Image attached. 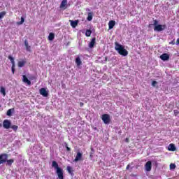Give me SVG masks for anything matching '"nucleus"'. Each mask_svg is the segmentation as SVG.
<instances>
[{"label": "nucleus", "mask_w": 179, "mask_h": 179, "mask_svg": "<svg viewBox=\"0 0 179 179\" xmlns=\"http://www.w3.org/2000/svg\"><path fill=\"white\" fill-rule=\"evenodd\" d=\"M115 50L117 51L120 55H122L123 57H127V55H128V51L124 48L122 45L118 43V42L115 43Z\"/></svg>", "instance_id": "f257e3e1"}, {"label": "nucleus", "mask_w": 179, "mask_h": 179, "mask_svg": "<svg viewBox=\"0 0 179 179\" xmlns=\"http://www.w3.org/2000/svg\"><path fill=\"white\" fill-rule=\"evenodd\" d=\"M52 167H54V169L56 170L58 179H64V170H62V169L58 166L57 161L52 162Z\"/></svg>", "instance_id": "f03ea898"}, {"label": "nucleus", "mask_w": 179, "mask_h": 179, "mask_svg": "<svg viewBox=\"0 0 179 179\" xmlns=\"http://www.w3.org/2000/svg\"><path fill=\"white\" fill-rule=\"evenodd\" d=\"M7 166H12V164L14 163L15 160L13 159L8 160V154H1L0 155V164H3L6 163Z\"/></svg>", "instance_id": "7ed1b4c3"}, {"label": "nucleus", "mask_w": 179, "mask_h": 179, "mask_svg": "<svg viewBox=\"0 0 179 179\" xmlns=\"http://www.w3.org/2000/svg\"><path fill=\"white\" fill-rule=\"evenodd\" d=\"M101 120L103 121L105 124H110L111 122V119L110 118V115L108 114H103L101 116Z\"/></svg>", "instance_id": "20e7f679"}, {"label": "nucleus", "mask_w": 179, "mask_h": 179, "mask_svg": "<svg viewBox=\"0 0 179 179\" xmlns=\"http://www.w3.org/2000/svg\"><path fill=\"white\" fill-rule=\"evenodd\" d=\"M166 29V25L158 24L155 27V31H163Z\"/></svg>", "instance_id": "39448f33"}, {"label": "nucleus", "mask_w": 179, "mask_h": 179, "mask_svg": "<svg viewBox=\"0 0 179 179\" xmlns=\"http://www.w3.org/2000/svg\"><path fill=\"white\" fill-rule=\"evenodd\" d=\"M83 156V155L82 154V152H78L76 157L74 159L73 162H75L76 163L78 162H80V160H83V159H82Z\"/></svg>", "instance_id": "423d86ee"}, {"label": "nucleus", "mask_w": 179, "mask_h": 179, "mask_svg": "<svg viewBox=\"0 0 179 179\" xmlns=\"http://www.w3.org/2000/svg\"><path fill=\"white\" fill-rule=\"evenodd\" d=\"M39 93L43 97H48V92H47V90H45V88H41L40 90H39Z\"/></svg>", "instance_id": "0eeeda50"}, {"label": "nucleus", "mask_w": 179, "mask_h": 179, "mask_svg": "<svg viewBox=\"0 0 179 179\" xmlns=\"http://www.w3.org/2000/svg\"><path fill=\"white\" fill-rule=\"evenodd\" d=\"M10 124H11L10 121H9L8 120H5L3 122V127L6 129H9V128H10Z\"/></svg>", "instance_id": "6e6552de"}, {"label": "nucleus", "mask_w": 179, "mask_h": 179, "mask_svg": "<svg viewBox=\"0 0 179 179\" xmlns=\"http://www.w3.org/2000/svg\"><path fill=\"white\" fill-rule=\"evenodd\" d=\"M159 58L162 60V61H169L170 59V55L167 54V53H164L162 54Z\"/></svg>", "instance_id": "1a4fd4ad"}, {"label": "nucleus", "mask_w": 179, "mask_h": 179, "mask_svg": "<svg viewBox=\"0 0 179 179\" xmlns=\"http://www.w3.org/2000/svg\"><path fill=\"white\" fill-rule=\"evenodd\" d=\"M70 22V24L71 26V27H73V29H75V27H76L79 23V20H69Z\"/></svg>", "instance_id": "9d476101"}, {"label": "nucleus", "mask_w": 179, "mask_h": 179, "mask_svg": "<svg viewBox=\"0 0 179 179\" xmlns=\"http://www.w3.org/2000/svg\"><path fill=\"white\" fill-rule=\"evenodd\" d=\"M145 170L146 171H152V162L148 161L145 164Z\"/></svg>", "instance_id": "9b49d317"}, {"label": "nucleus", "mask_w": 179, "mask_h": 179, "mask_svg": "<svg viewBox=\"0 0 179 179\" xmlns=\"http://www.w3.org/2000/svg\"><path fill=\"white\" fill-rule=\"evenodd\" d=\"M176 145L173 143L169 144L168 146V150H169V152H176Z\"/></svg>", "instance_id": "f8f14e48"}, {"label": "nucleus", "mask_w": 179, "mask_h": 179, "mask_svg": "<svg viewBox=\"0 0 179 179\" xmlns=\"http://www.w3.org/2000/svg\"><path fill=\"white\" fill-rule=\"evenodd\" d=\"M114 26H115V20H110L108 22V29L111 30L114 29Z\"/></svg>", "instance_id": "ddd939ff"}, {"label": "nucleus", "mask_w": 179, "mask_h": 179, "mask_svg": "<svg viewBox=\"0 0 179 179\" xmlns=\"http://www.w3.org/2000/svg\"><path fill=\"white\" fill-rule=\"evenodd\" d=\"M96 44V38H92L90 44H89V48H93Z\"/></svg>", "instance_id": "4468645a"}, {"label": "nucleus", "mask_w": 179, "mask_h": 179, "mask_svg": "<svg viewBox=\"0 0 179 179\" xmlns=\"http://www.w3.org/2000/svg\"><path fill=\"white\" fill-rule=\"evenodd\" d=\"M23 78V82L24 83H27V85H29V86H30V85H31V82L30 80H29V78H27V77L26 76H22Z\"/></svg>", "instance_id": "2eb2a0df"}, {"label": "nucleus", "mask_w": 179, "mask_h": 179, "mask_svg": "<svg viewBox=\"0 0 179 179\" xmlns=\"http://www.w3.org/2000/svg\"><path fill=\"white\" fill-rule=\"evenodd\" d=\"M24 45L26 47L27 51H29L30 52V51H31V47L29 45V42H27V40L24 41Z\"/></svg>", "instance_id": "dca6fc26"}, {"label": "nucleus", "mask_w": 179, "mask_h": 179, "mask_svg": "<svg viewBox=\"0 0 179 179\" xmlns=\"http://www.w3.org/2000/svg\"><path fill=\"white\" fill-rule=\"evenodd\" d=\"M26 60H22V61H20L17 63L18 67L19 68H23V66H24V65H26Z\"/></svg>", "instance_id": "f3484780"}, {"label": "nucleus", "mask_w": 179, "mask_h": 179, "mask_svg": "<svg viewBox=\"0 0 179 179\" xmlns=\"http://www.w3.org/2000/svg\"><path fill=\"white\" fill-rule=\"evenodd\" d=\"M76 64L77 66H80L82 65V61L80 60V57L76 58Z\"/></svg>", "instance_id": "a211bd4d"}, {"label": "nucleus", "mask_w": 179, "mask_h": 179, "mask_svg": "<svg viewBox=\"0 0 179 179\" xmlns=\"http://www.w3.org/2000/svg\"><path fill=\"white\" fill-rule=\"evenodd\" d=\"M0 92L2 94V96L5 97L6 96V90H5V87H1L0 88Z\"/></svg>", "instance_id": "6ab92c4d"}, {"label": "nucleus", "mask_w": 179, "mask_h": 179, "mask_svg": "<svg viewBox=\"0 0 179 179\" xmlns=\"http://www.w3.org/2000/svg\"><path fill=\"white\" fill-rule=\"evenodd\" d=\"M15 111V108L8 109L6 113V115L8 117H12V113Z\"/></svg>", "instance_id": "aec40b11"}, {"label": "nucleus", "mask_w": 179, "mask_h": 179, "mask_svg": "<svg viewBox=\"0 0 179 179\" xmlns=\"http://www.w3.org/2000/svg\"><path fill=\"white\" fill-rule=\"evenodd\" d=\"M66 3H68V0H62L60 4V8H65V6H66Z\"/></svg>", "instance_id": "412c9836"}, {"label": "nucleus", "mask_w": 179, "mask_h": 179, "mask_svg": "<svg viewBox=\"0 0 179 179\" xmlns=\"http://www.w3.org/2000/svg\"><path fill=\"white\" fill-rule=\"evenodd\" d=\"M87 20L90 22L93 20V13H88V17H87Z\"/></svg>", "instance_id": "4be33fe9"}, {"label": "nucleus", "mask_w": 179, "mask_h": 179, "mask_svg": "<svg viewBox=\"0 0 179 179\" xmlns=\"http://www.w3.org/2000/svg\"><path fill=\"white\" fill-rule=\"evenodd\" d=\"M55 37V35L54 34V33H50L48 36V40H50V41H52Z\"/></svg>", "instance_id": "5701e85b"}, {"label": "nucleus", "mask_w": 179, "mask_h": 179, "mask_svg": "<svg viewBox=\"0 0 179 179\" xmlns=\"http://www.w3.org/2000/svg\"><path fill=\"white\" fill-rule=\"evenodd\" d=\"M85 36L86 37H90V36H92V30L87 29L85 32Z\"/></svg>", "instance_id": "b1692460"}, {"label": "nucleus", "mask_w": 179, "mask_h": 179, "mask_svg": "<svg viewBox=\"0 0 179 179\" xmlns=\"http://www.w3.org/2000/svg\"><path fill=\"white\" fill-rule=\"evenodd\" d=\"M66 169L69 174H72L73 173V170L72 169V167H71V166H68Z\"/></svg>", "instance_id": "393cba45"}, {"label": "nucleus", "mask_w": 179, "mask_h": 179, "mask_svg": "<svg viewBox=\"0 0 179 179\" xmlns=\"http://www.w3.org/2000/svg\"><path fill=\"white\" fill-rule=\"evenodd\" d=\"M8 59L11 62L12 65H15V59L12 56L9 55Z\"/></svg>", "instance_id": "a878e982"}, {"label": "nucleus", "mask_w": 179, "mask_h": 179, "mask_svg": "<svg viewBox=\"0 0 179 179\" xmlns=\"http://www.w3.org/2000/svg\"><path fill=\"white\" fill-rule=\"evenodd\" d=\"M24 23V18L23 17H21V21L17 22V24L20 26V24H23Z\"/></svg>", "instance_id": "bb28decb"}, {"label": "nucleus", "mask_w": 179, "mask_h": 179, "mask_svg": "<svg viewBox=\"0 0 179 179\" xmlns=\"http://www.w3.org/2000/svg\"><path fill=\"white\" fill-rule=\"evenodd\" d=\"M5 15H6V12L5 11H2L0 13V19H2V17H3V16H5Z\"/></svg>", "instance_id": "cd10ccee"}, {"label": "nucleus", "mask_w": 179, "mask_h": 179, "mask_svg": "<svg viewBox=\"0 0 179 179\" xmlns=\"http://www.w3.org/2000/svg\"><path fill=\"white\" fill-rule=\"evenodd\" d=\"M176 169V164H170V169L171 170H174Z\"/></svg>", "instance_id": "c85d7f7f"}, {"label": "nucleus", "mask_w": 179, "mask_h": 179, "mask_svg": "<svg viewBox=\"0 0 179 179\" xmlns=\"http://www.w3.org/2000/svg\"><path fill=\"white\" fill-rule=\"evenodd\" d=\"M11 128H12V129H13V131H17L18 127L16 126V125H13V126L11 127Z\"/></svg>", "instance_id": "c756f323"}, {"label": "nucleus", "mask_w": 179, "mask_h": 179, "mask_svg": "<svg viewBox=\"0 0 179 179\" xmlns=\"http://www.w3.org/2000/svg\"><path fill=\"white\" fill-rule=\"evenodd\" d=\"M158 24H159V21H157V20H153V25L154 26H157Z\"/></svg>", "instance_id": "7c9ffc66"}, {"label": "nucleus", "mask_w": 179, "mask_h": 179, "mask_svg": "<svg viewBox=\"0 0 179 179\" xmlns=\"http://www.w3.org/2000/svg\"><path fill=\"white\" fill-rule=\"evenodd\" d=\"M173 113H174L175 117H177V115H178L179 114V111L178 110H174Z\"/></svg>", "instance_id": "2f4dec72"}, {"label": "nucleus", "mask_w": 179, "mask_h": 179, "mask_svg": "<svg viewBox=\"0 0 179 179\" xmlns=\"http://www.w3.org/2000/svg\"><path fill=\"white\" fill-rule=\"evenodd\" d=\"M11 71H12V73L14 74L15 73V64H12Z\"/></svg>", "instance_id": "473e14b6"}, {"label": "nucleus", "mask_w": 179, "mask_h": 179, "mask_svg": "<svg viewBox=\"0 0 179 179\" xmlns=\"http://www.w3.org/2000/svg\"><path fill=\"white\" fill-rule=\"evenodd\" d=\"M66 149L67 152H71V148L68 147V144L66 143Z\"/></svg>", "instance_id": "72a5a7b5"}, {"label": "nucleus", "mask_w": 179, "mask_h": 179, "mask_svg": "<svg viewBox=\"0 0 179 179\" xmlns=\"http://www.w3.org/2000/svg\"><path fill=\"white\" fill-rule=\"evenodd\" d=\"M156 85H157V81H152V86H156Z\"/></svg>", "instance_id": "f704fd0d"}, {"label": "nucleus", "mask_w": 179, "mask_h": 179, "mask_svg": "<svg viewBox=\"0 0 179 179\" xmlns=\"http://www.w3.org/2000/svg\"><path fill=\"white\" fill-rule=\"evenodd\" d=\"M84 103L83 102L80 103V107H83Z\"/></svg>", "instance_id": "c9c22d12"}, {"label": "nucleus", "mask_w": 179, "mask_h": 179, "mask_svg": "<svg viewBox=\"0 0 179 179\" xmlns=\"http://www.w3.org/2000/svg\"><path fill=\"white\" fill-rule=\"evenodd\" d=\"M129 167H130V166H129V164H128V165L127 166V167H126V170H129Z\"/></svg>", "instance_id": "e433bc0d"}, {"label": "nucleus", "mask_w": 179, "mask_h": 179, "mask_svg": "<svg viewBox=\"0 0 179 179\" xmlns=\"http://www.w3.org/2000/svg\"><path fill=\"white\" fill-rule=\"evenodd\" d=\"M176 44H177V45H178V44H179V38L176 41Z\"/></svg>", "instance_id": "4c0bfd02"}, {"label": "nucleus", "mask_w": 179, "mask_h": 179, "mask_svg": "<svg viewBox=\"0 0 179 179\" xmlns=\"http://www.w3.org/2000/svg\"><path fill=\"white\" fill-rule=\"evenodd\" d=\"M125 142H127V143L129 142V138H127L125 139Z\"/></svg>", "instance_id": "58836bf2"}, {"label": "nucleus", "mask_w": 179, "mask_h": 179, "mask_svg": "<svg viewBox=\"0 0 179 179\" xmlns=\"http://www.w3.org/2000/svg\"><path fill=\"white\" fill-rule=\"evenodd\" d=\"M150 26H152V24H149V26H148V27H150Z\"/></svg>", "instance_id": "ea45409f"}, {"label": "nucleus", "mask_w": 179, "mask_h": 179, "mask_svg": "<svg viewBox=\"0 0 179 179\" xmlns=\"http://www.w3.org/2000/svg\"><path fill=\"white\" fill-rule=\"evenodd\" d=\"M0 127H2V124H0Z\"/></svg>", "instance_id": "a19ab883"}, {"label": "nucleus", "mask_w": 179, "mask_h": 179, "mask_svg": "<svg viewBox=\"0 0 179 179\" xmlns=\"http://www.w3.org/2000/svg\"><path fill=\"white\" fill-rule=\"evenodd\" d=\"M106 61H107V57H106Z\"/></svg>", "instance_id": "79ce46f5"}, {"label": "nucleus", "mask_w": 179, "mask_h": 179, "mask_svg": "<svg viewBox=\"0 0 179 179\" xmlns=\"http://www.w3.org/2000/svg\"><path fill=\"white\" fill-rule=\"evenodd\" d=\"M0 108H1V105H0Z\"/></svg>", "instance_id": "37998d69"}]
</instances>
